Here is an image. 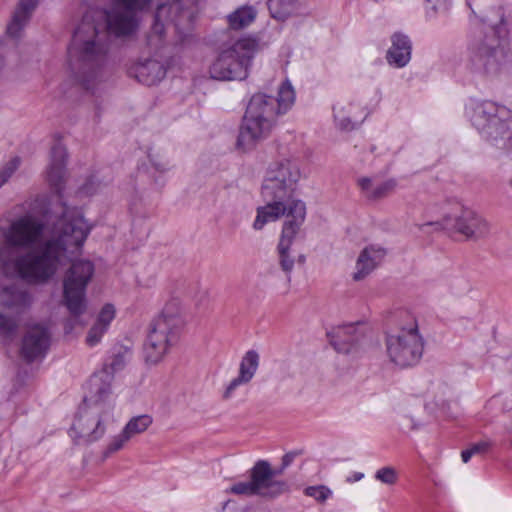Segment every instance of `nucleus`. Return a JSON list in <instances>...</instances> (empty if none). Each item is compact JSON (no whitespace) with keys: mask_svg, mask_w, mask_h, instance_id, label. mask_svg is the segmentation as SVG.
<instances>
[{"mask_svg":"<svg viewBox=\"0 0 512 512\" xmlns=\"http://www.w3.org/2000/svg\"><path fill=\"white\" fill-rule=\"evenodd\" d=\"M50 346V332L41 324L31 326L22 339L21 356L27 363L44 357Z\"/></svg>","mask_w":512,"mask_h":512,"instance_id":"15","label":"nucleus"},{"mask_svg":"<svg viewBox=\"0 0 512 512\" xmlns=\"http://www.w3.org/2000/svg\"><path fill=\"white\" fill-rule=\"evenodd\" d=\"M80 193H83V194H86V195H91L93 193V189H92V186L90 184V181H87L81 188H80Z\"/></svg>","mask_w":512,"mask_h":512,"instance_id":"45","label":"nucleus"},{"mask_svg":"<svg viewBox=\"0 0 512 512\" xmlns=\"http://www.w3.org/2000/svg\"><path fill=\"white\" fill-rule=\"evenodd\" d=\"M303 454V450H295V451H290L288 453H286L283 457H282V464H283V467H288L290 466V464L293 462V460L297 457V456H300Z\"/></svg>","mask_w":512,"mask_h":512,"instance_id":"42","label":"nucleus"},{"mask_svg":"<svg viewBox=\"0 0 512 512\" xmlns=\"http://www.w3.org/2000/svg\"><path fill=\"white\" fill-rule=\"evenodd\" d=\"M443 225L465 237L466 240L478 241L490 234V223L476 211L461 207L454 215H446Z\"/></svg>","mask_w":512,"mask_h":512,"instance_id":"13","label":"nucleus"},{"mask_svg":"<svg viewBox=\"0 0 512 512\" xmlns=\"http://www.w3.org/2000/svg\"><path fill=\"white\" fill-rule=\"evenodd\" d=\"M256 18V10L252 6H242L227 16L228 26L240 30L249 26Z\"/></svg>","mask_w":512,"mask_h":512,"instance_id":"26","label":"nucleus"},{"mask_svg":"<svg viewBox=\"0 0 512 512\" xmlns=\"http://www.w3.org/2000/svg\"><path fill=\"white\" fill-rule=\"evenodd\" d=\"M505 29L502 25L489 26L474 35L468 50L472 69L484 75L495 76L504 61L501 40Z\"/></svg>","mask_w":512,"mask_h":512,"instance_id":"10","label":"nucleus"},{"mask_svg":"<svg viewBox=\"0 0 512 512\" xmlns=\"http://www.w3.org/2000/svg\"><path fill=\"white\" fill-rule=\"evenodd\" d=\"M106 55L107 47L100 41L96 25L82 20L75 29L68 46V64L75 79L84 90H93Z\"/></svg>","mask_w":512,"mask_h":512,"instance_id":"3","label":"nucleus"},{"mask_svg":"<svg viewBox=\"0 0 512 512\" xmlns=\"http://www.w3.org/2000/svg\"><path fill=\"white\" fill-rule=\"evenodd\" d=\"M106 331L103 325L95 323L88 331L86 343L89 346L98 344Z\"/></svg>","mask_w":512,"mask_h":512,"instance_id":"39","label":"nucleus"},{"mask_svg":"<svg viewBox=\"0 0 512 512\" xmlns=\"http://www.w3.org/2000/svg\"><path fill=\"white\" fill-rule=\"evenodd\" d=\"M152 417L147 414L133 417L124 427V431L131 438L135 434L144 432L151 424Z\"/></svg>","mask_w":512,"mask_h":512,"instance_id":"30","label":"nucleus"},{"mask_svg":"<svg viewBox=\"0 0 512 512\" xmlns=\"http://www.w3.org/2000/svg\"><path fill=\"white\" fill-rule=\"evenodd\" d=\"M153 165H154L155 169L160 172H165L168 170V167L165 164L153 163Z\"/></svg>","mask_w":512,"mask_h":512,"instance_id":"47","label":"nucleus"},{"mask_svg":"<svg viewBox=\"0 0 512 512\" xmlns=\"http://www.w3.org/2000/svg\"><path fill=\"white\" fill-rule=\"evenodd\" d=\"M298 0H268L267 6L272 18L286 20L297 7Z\"/></svg>","mask_w":512,"mask_h":512,"instance_id":"27","label":"nucleus"},{"mask_svg":"<svg viewBox=\"0 0 512 512\" xmlns=\"http://www.w3.org/2000/svg\"><path fill=\"white\" fill-rule=\"evenodd\" d=\"M129 439V435H127L123 430L122 433L116 436L112 440V442L107 446V448L103 452V457L108 458L111 454L119 451L124 446L125 442H127Z\"/></svg>","mask_w":512,"mask_h":512,"instance_id":"36","label":"nucleus"},{"mask_svg":"<svg viewBox=\"0 0 512 512\" xmlns=\"http://www.w3.org/2000/svg\"><path fill=\"white\" fill-rule=\"evenodd\" d=\"M402 426L404 428H407L409 430H414L417 428V425L413 422V420L409 417H405L403 419V423H402Z\"/></svg>","mask_w":512,"mask_h":512,"instance_id":"44","label":"nucleus"},{"mask_svg":"<svg viewBox=\"0 0 512 512\" xmlns=\"http://www.w3.org/2000/svg\"><path fill=\"white\" fill-rule=\"evenodd\" d=\"M257 473L262 476V484L265 488L268 499H275L283 494L290 492V485L285 480L275 479L284 473L286 467L281 466L278 468H272L271 464L267 460H258L254 464Z\"/></svg>","mask_w":512,"mask_h":512,"instance_id":"17","label":"nucleus"},{"mask_svg":"<svg viewBox=\"0 0 512 512\" xmlns=\"http://www.w3.org/2000/svg\"><path fill=\"white\" fill-rule=\"evenodd\" d=\"M44 226L30 216H24L14 221L4 234L8 248L29 249L38 242Z\"/></svg>","mask_w":512,"mask_h":512,"instance_id":"14","label":"nucleus"},{"mask_svg":"<svg viewBox=\"0 0 512 512\" xmlns=\"http://www.w3.org/2000/svg\"><path fill=\"white\" fill-rule=\"evenodd\" d=\"M88 234L89 227L82 215L65 216L60 221L58 237L46 241L39 251H28L13 259L8 249H0V271L27 284H45L55 275L61 257L78 253Z\"/></svg>","mask_w":512,"mask_h":512,"instance_id":"2","label":"nucleus"},{"mask_svg":"<svg viewBox=\"0 0 512 512\" xmlns=\"http://www.w3.org/2000/svg\"><path fill=\"white\" fill-rule=\"evenodd\" d=\"M249 475L250 481L235 483L230 488L226 489L225 493L242 496H260L268 499L265 488L262 484V480H264L262 477L263 475H259L257 473L255 466L250 469Z\"/></svg>","mask_w":512,"mask_h":512,"instance_id":"25","label":"nucleus"},{"mask_svg":"<svg viewBox=\"0 0 512 512\" xmlns=\"http://www.w3.org/2000/svg\"><path fill=\"white\" fill-rule=\"evenodd\" d=\"M260 357L257 351L249 350L242 357L239 367V375L234 378L227 386L223 398L228 399L231 397L234 390L243 384L251 381L259 366Z\"/></svg>","mask_w":512,"mask_h":512,"instance_id":"22","label":"nucleus"},{"mask_svg":"<svg viewBox=\"0 0 512 512\" xmlns=\"http://www.w3.org/2000/svg\"><path fill=\"white\" fill-rule=\"evenodd\" d=\"M125 365V359L123 354L117 353L114 354L109 363H105L103 370L99 374H94L91 377L97 376L101 381L108 382L111 386V379L113 378V374L119 370H121Z\"/></svg>","mask_w":512,"mask_h":512,"instance_id":"29","label":"nucleus"},{"mask_svg":"<svg viewBox=\"0 0 512 512\" xmlns=\"http://www.w3.org/2000/svg\"><path fill=\"white\" fill-rule=\"evenodd\" d=\"M279 103V112L286 113L294 101L293 87L289 82L283 83L278 91V96L275 97Z\"/></svg>","mask_w":512,"mask_h":512,"instance_id":"31","label":"nucleus"},{"mask_svg":"<svg viewBox=\"0 0 512 512\" xmlns=\"http://www.w3.org/2000/svg\"><path fill=\"white\" fill-rule=\"evenodd\" d=\"M375 478L384 484L394 485L398 480V474L395 468L387 466L379 469Z\"/></svg>","mask_w":512,"mask_h":512,"instance_id":"35","label":"nucleus"},{"mask_svg":"<svg viewBox=\"0 0 512 512\" xmlns=\"http://www.w3.org/2000/svg\"><path fill=\"white\" fill-rule=\"evenodd\" d=\"M115 317V308L112 304H105L97 317V324H101L108 329L109 324Z\"/></svg>","mask_w":512,"mask_h":512,"instance_id":"38","label":"nucleus"},{"mask_svg":"<svg viewBox=\"0 0 512 512\" xmlns=\"http://www.w3.org/2000/svg\"><path fill=\"white\" fill-rule=\"evenodd\" d=\"M397 183L394 179H389L387 181L382 182L381 184L374 187L370 193L367 195V198L370 200H380L388 195H390L394 189L396 188Z\"/></svg>","mask_w":512,"mask_h":512,"instance_id":"33","label":"nucleus"},{"mask_svg":"<svg viewBox=\"0 0 512 512\" xmlns=\"http://www.w3.org/2000/svg\"><path fill=\"white\" fill-rule=\"evenodd\" d=\"M297 261H298L299 264H304L305 261H306L305 255H302V254L299 255L298 258H297Z\"/></svg>","mask_w":512,"mask_h":512,"instance_id":"48","label":"nucleus"},{"mask_svg":"<svg viewBox=\"0 0 512 512\" xmlns=\"http://www.w3.org/2000/svg\"><path fill=\"white\" fill-rule=\"evenodd\" d=\"M229 502H230V501H226V502L224 503L223 509H225V508H226V506L229 504Z\"/></svg>","mask_w":512,"mask_h":512,"instance_id":"51","label":"nucleus"},{"mask_svg":"<svg viewBox=\"0 0 512 512\" xmlns=\"http://www.w3.org/2000/svg\"><path fill=\"white\" fill-rule=\"evenodd\" d=\"M258 46L255 38L239 39L220 52L209 68L210 77L218 81L245 80Z\"/></svg>","mask_w":512,"mask_h":512,"instance_id":"9","label":"nucleus"},{"mask_svg":"<svg viewBox=\"0 0 512 512\" xmlns=\"http://www.w3.org/2000/svg\"><path fill=\"white\" fill-rule=\"evenodd\" d=\"M67 157V150L62 144L57 143L52 147L47 178L50 186L59 195L64 189Z\"/></svg>","mask_w":512,"mask_h":512,"instance_id":"19","label":"nucleus"},{"mask_svg":"<svg viewBox=\"0 0 512 512\" xmlns=\"http://www.w3.org/2000/svg\"><path fill=\"white\" fill-rule=\"evenodd\" d=\"M94 274V265L89 260H76L65 272L63 279V301L69 313L79 317L85 312V293Z\"/></svg>","mask_w":512,"mask_h":512,"instance_id":"11","label":"nucleus"},{"mask_svg":"<svg viewBox=\"0 0 512 512\" xmlns=\"http://www.w3.org/2000/svg\"><path fill=\"white\" fill-rule=\"evenodd\" d=\"M179 0H169L168 2L160 3L157 5L155 14H154V21L151 26V34L157 36L159 39L162 38L165 27L164 24L161 21L162 15L166 11H171L173 9L178 10L179 9Z\"/></svg>","mask_w":512,"mask_h":512,"instance_id":"28","label":"nucleus"},{"mask_svg":"<svg viewBox=\"0 0 512 512\" xmlns=\"http://www.w3.org/2000/svg\"><path fill=\"white\" fill-rule=\"evenodd\" d=\"M3 66H4V61H3V58L0 57V71L3 69Z\"/></svg>","mask_w":512,"mask_h":512,"instance_id":"50","label":"nucleus"},{"mask_svg":"<svg viewBox=\"0 0 512 512\" xmlns=\"http://www.w3.org/2000/svg\"><path fill=\"white\" fill-rule=\"evenodd\" d=\"M471 122L493 146L512 149V113L506 107L484 101L473 109Z\"/></svg>","mask_w":512,"mask_h":512,"instance_id":"8","label":"nucleus"},{"mask_svg":"<svg viewBox=\"0 0 512 512\" xmlns=\"http://www.w3.org/2000/svg\"><path fill=\"white\" fill-rule=\"evenodd\" d=\"M386 250L382 247L370 245L365 247L356 262V272L353 274L355 281H360L369 275L383 260Z\"/></svg>","mask_w":512,"mask_h":512,"instance_id":"23","label":"nucleus"},{"mask_svg":"<svg viewBox=\"0 0 512 512\" xmlns=\"http://www.w3.org/2000/svg\"><path fill=\"white\" fill-rule=\"evenodd\" d=\"M20 165V158H12L0 171V188L9 180Z\"/></svg>","mask_w":512,"mask_h":512,"instance_id":"37","label":"nucleus"},{"mask_svg":"<svg viewBox=\"0 0 512 512\" xmlns=\"http://www.w3.org/2000/svg\"><path fill=\"white\" fill-rule=\"evenodd\" d=\"M433 12L446 11L450 6V0H425Z\"/></svg>","mask_w":512,"mask_h":512,"instance_id":"40","label":"nucleus"},{"mask_svg":"<svg viewBox=\"0 0 512 512\" xmlns=\"http://www.w3.org/2000/svg\"><path fill=\"white\" fill-rule=\"evenodd\" d=\"M371 182H372L371 179L368 178V177H363V178L358 180V184H359L360 188L362 189V191H364L366 193V196L372 190L371 189Z\"/></svg>","mask_w":512,"mask_h":512,"instance_id":"43","label":"nucleus"},{"mask_svg":"<svg viewBox=\"0 0 512 512\" xmlns=\"http://www.w3.org/2000/svg\"><path fill=\"white\" fill-rule=\"evenodd\" d=\"M388 324L395 327L386 337L388 355L401 368L413 366L423 354V341L418 333L415 317L407 310H398L388 318Z\"/></svg>","mask_w":512,"mask_h":512,"instance_id":"4","label":"nucleus"},{"mask_svg":"<svg viewBox=\"0 0 512 512\" xmlns=\"http://www.w3.org/2000/svg\"><path fill=\"white\" fill-rule=\"evenodd\" d=\"M19 324L13 317L0 312V336L6 339H12L18 330Z\"/></svg>","mask_w":512,"mask_h":512,"instance_id":"32","label":"nucleus"},{"mask_svg":"<svg viewBox=\"0 0 512 512\" xmlns=\"http://www.w3.org/2000/svg\"><path fill=\"white\" fill-rule=\"evenodd\" d=\"M300 177V168L295 160L285 158L272 163L261 187V196L266 204L257 208L253 223L254 229L261 230L266 223L286 216L277 253L279 266L288 275L295 263L290 249L306 218L305 203L293 197Z\"/></svg>","mask_w":512,"mask_h":512,"instance_id":"1","label":"nucleus"},{"mask_svg":"<svg viewBox=\"0 0 512 512\" xmlns=\"http://www.w3.org/2000/svg\"><path fill=\"white\" fill-rule=\"evenodd\" d=\"M391 44L386 54L387 62L396 68L405 67L411 59L412 42L410 38L402 32H395L391 36Z\"/></svg>","mask_w":512,"mask_h":512,"instance_id":"21","label":"nucleus"},{"mask_svg":"<svg viewBox=\"0 0 512 512\" xmlns=\"http://www.w3.org/2000/svg\"><path fill=\"white\" fill-rule=\"evenodd\" d=\"M38 3L39 0H19L13 12L11 21L7 25V34L10 37H20L21 32L30 21Z\"/></svg>","mask_w":512,"mask_h":512,"instance_id":"24","label":"nucleus"},{"mask_svg":"<svg viewBox=\"0 0 512 512\" xmlns=\"http://www.w3.org/2000/svg\"><path fill=\"white\" fill-rule=\"evenodd\" d=\"M362 477H363V474H362V473H356V474L354 475V480H355V481H358V480H360Z\"/></svg>","mask_w":512,"mask_h":512,"instance_id":"49","label":"nucleus"},{"mask_svg":"<svg viewBox=\"0 0 512 512\" xmlns=\"http://www.w3.org/2000/svg\"><path fill=\"white\" fill-rule=\"evenodd\" d=\"M152 0H116V7L106 13L108 31L117 37L136 32L139 19L137 12L147 8Z\"/></svg>","mask_w":512,"mask_h":512,"instance_id":"12","label":"nucleus"},{"mask_svg":"<svg viewBox=\"0 0 512 512\" xmlns=\"http://www.w3.org/2000/svg\"><path fill=\"white\" fill-rule=\"evenodd\" d=\"M128 74L137 79L138 82L152 86L159 83L166 76V68L155 59H145L132 65Z\"/></svg>","mask_w":512,"mask_h":512,"instance_id":"20","label":"nucleus"},{"mask_svg":"<svg viewBox=\"0 0 512 512\" xmlns=\"http://www.w3.org/2000/svg\"><path fill=\"white\" fill-rule=\"evenodd\" d=\"M362 336L354 323L337 326L327 333L330 344L334 349L344 354L352 352Z\"/></svg>","mask_w":512,"mask_h":512,"instance_id":"18","label":"nucleus"},{"mask_svg":"<svg viewBox=\"0 0 512 512\" xmlns=\"http://www.w3.org/2000/svg\"><path fill=\"white\" fill-rule=\"evenodd\" d=\"M279 103L275 96L265 93L254 94L247 107L239 128L237 148L250 151L266 139L275 125Z\"/></svg>","mask_w":512,"mask_h":512,"instance_id":"5","label":"nucleus"},{"mask_svg":"<svg viewBox=\"0 0 512 512\" xmlns=\"http://www.w3.org/2000/svg\"><path fill=\"white\" fill-rule=\"evenodd\" d=\"M491 447V443L488 442V441H481V442H478V443H475L473 445H471V450L473 452V455L475 454H484L486 453L489 448Z\"/></svg>","mask_w":512,"mask_h":512,"instance_id":"41","label":"nucleus"},{"mask_svg":"<svg viewBox=\"0 0 512 512\" xmlns=\"http://www.w3.org/2000/svg\"><path fill=\"white\" fill-rule=\"evenodd\" d=\"M33 303L31 293L13 283L0 284V306L17 315L27 312Z\"/></svg>","mask_w":512,"mask_h":512,"instance_id":"16","label":"nucleus"},{"mask_svg":"<svg viewBox=\"0 0 512 512\" xmlns=\"http://www.w3.org/2000/svg\"><path fill=\"white\" fill-rule=\"evenodd\" d=\"M472 456H473V452H472L471 448L463 450L461 453V457H462V460L464 463H467Z\"/></svg>","mask_w":512,"mask_h":512,"instance_id":"46","label":"nucleus"},{"mask_svg":"<svg viewBox=\"0 0 512 512\" xmlns=\"http://www.w3.org/2000/svg\"><path fill=\"white\" fill-rule=\"evenodd\" d=\"M184 324L177 304L167 303L161 314L150 324L144 344L145 361L150 364L162 361L170 347L178 342Z\"/></svg>","mask_w":512,"mask_h":512,"instance_id":"6","label":"nucleus"},{"mask_svg":"<svg viewBox=\"0 0 512 512\" xmlns=\"http://www.w3.org/2000/svg\"><path fill=\"white\" fill-rule=\"evenodd\" d=\"M88 385L90 396L84 397L70 429V435L76 444H90L99 440L105 433L101 417L93 412L90 406H98L105 402L110 395V385L97 376L91 377Z\"/></svg>","mask_w":512,"mask_h":512,"instance_id":"7","label":"nucleus"},{"mask_svg":"<svg viewBox=\"0 0 512 512\" xmlns=\"http://www.w3.org/2000/svg\"><path fill=\"white\" fill-rule=\"evenodd\" d=\"M306 496L314 498L319 503H324L331 497L332 491L325 485L308 486L304 490Z\"/></svg>","mask_w":512,"mask_h":512,"instance_id":"34","label":"nucleus"}]
</instances>
